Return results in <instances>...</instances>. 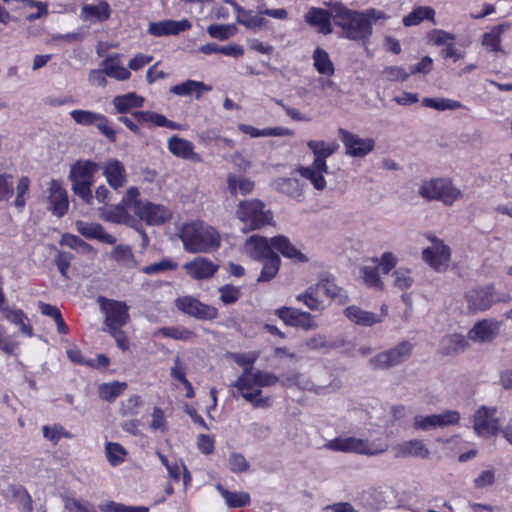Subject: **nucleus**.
Returning a JSON list of instances; mask_svg holds the SVG:
<instances>
[{"label":"nucleus","mask_w":512,"mask_h":512,"mask_svg":"<svg viewBox=\"0 0 512 512\" xmlns=\"http://www.w3.org/2000/svg\"><path fill=\"white\" fill-rule=\"evenodd\" d=\"M132 116L140 124L153 123L158 127H165L167 125V118L162 115L151 111H136L132 113Z\"/></svg>","instance_id":"nucleus-50"},{"label":"nucleus","mask_w":512,"mask_h":512,"mask_svg":"<svg viewBox=\"0 0 512 512\" xmlns=\"http://www.w3.org/2000/svg\"><path fill=\"white\" fill-rule=\"evenodd\" d=\"M155 336L162 335L163 337L173 338L176 340H190L193 338L194 334L192 331L185 328H177V327H162L159 328L155 333Z\"/></svg>","instance_id":"nucleus-52"},{"label":"nucleus","mask_w":512,"mask_h":512,"mask_svg":"<svg viewBox=\"0 0 512 512\" xmlns=\"http://www.w3.org/2000/svg\"><path fill=\"white\" fill-rule=\"evenodd\" d=\"M494 408L480 407L474 416V431L482 437L495 435L498 430V421L494 418Z\"/></svg>","instance_id":"nucleus-15"},{"label":"nucleus","mask_w":512,"mask_h":512,"mask_svg":"<svg viewBox=\"0 0 512 512\" xmlns=\"http://www.w3.org/2000/svg\"><path fill=\"white\" fill-rule=\"evenodd\" d=\"M261 262H263V267L257 282H269L277 275L280 268L281 259L276 254L274 256L268 257L267 259L261 260Z\"/></svg>","instance_id":"nucleus-44"},{"label":"nucleus","mask_w":512,"mask_h":512,"mask_svg":"<svg viewBox=\"0 0 512 512\" xmlns=\"http://www.w3.org/2000/svg\"><path fill=\"white\" fill-rule=\"evenodd\" d=\"M281 383L283 386L295 385L303 390H309V391L315 390V385L307 377H305L303 374L298 373V372L287 375L282 380Z\"/></svg>","instance_id":"nucleus-53"},{"label":"nucleus","mask_w":512,"mask_h":512,"mask_svg":"<svg viewBox=\"0 0 512 512\" xmlns=\"http://www.w3.org/2000/svg\"><path fill=\"white\" fill-rule=\"evenodd\" d=\"M227 185L232 196H236L238 193L241 195H247L254 189L253 181L245 177H237L234 174H228Z\"/></svg>","instance_id":"nucleus-35"},{"label":"nucleus","mask_w":512,"mask_h":512,"mask_svg":"<svg viewBox=\"0 0 512 512\" xmlns=\"http://www.w3.org/2000/svg\"><path fill=\"white\" fill-rule=\"evenodd\" d=\"M271 245L284 257L289 258L295 262L305 263L308 261V258L300 250H298L285 236L280 235L271 238Z\"/></svg>","instance_id":"nucleus-30"},{"label":"nucleus","mask_w":512,"mask_h":512,"mask_svg":"<svg viewBox=\"0 0 512 512\" xmlns=\"http://www.w3.org/2000/svg\"><path fill=\"white\" fill-rule=\"evenodd\" d=\"M362 278L364 283L371 287L378 290H383L384 285L380 279V274L378 273L377 269L373 266H364L361 269Z\"/></svg>","instance_id":"nucleus-54"},{"label":"nucleus","mask_w":512,"mask_h":512,"mask_svg":"<svg viewBox=\"0 0 512 512\" xmlns=\"http://www.w3.org/2000/svg\"><path fill=\"white\" fill-rule=\"evenodd\" d=\"M111 259L121 263L127 267H131L135 265V259L131 248L127 245H118L116 246L111 254Z\"/></svg>","instance_id":"nucleus-49"},{"label":"nucleus","mask_w":512,"mask_h":512,"mask_svg":"<svg viewBox=\"0 0 512 512\" xmlns=\"http://www.w3.org/2000/svg\"><path fill=\"white\" fill-rule=\"evenodd\" d=\"M70 116L79 125H95L110 142L116 141V132L110 126L109 120L105 115L89 110H73L70 112Z\"/></svg>","instance_id":"nucleus-10"},{"label":"nucleus","mask_w":512,"mask_h":512,"mask_svg":"<svg viewBox=\"0 0 512 512\" xmlns=\"http://www.w3.org/2000/svg\"><path fill=\"white\" fill-rule=\"evenodd\" d=\"M393 277L394 286L400 290L409 289L414 282L413 277L411 276V271L407 268L400 267L396 269L393 273Z\"/></svg>","instance_id":"nucleus-57"},{"label":"nucleus","mask_w":512,"mask_h":512,"mask_svg":"<svg viewBox=\"0 0 512 512\" xmlns=\"http://www.w3.org/2000/svg\"><path fill=\"white\" fill-rule=\"evenodd\" d=\"M331 19H333L332 6L329 10L313 7L305 14L306 22L312 26H317L323 34L332 32Z\"/></svg>","instance_id":"nucleus-29"},{"label":"nucleus","mask_w":512,"mask_h":512,"mask_svg":"<svg viewBox=\"0 0 512 512\" xmlns=\"http://www.w3.org/2000/svg\"><path fill=\"white\" fill-rule=\"evenodd\" d=\"M438 190L437 201H441L446 206H451L463 197L462 191L448 179L441 178Z\"/></svg>","instance_id":"nucleus-32"},{"label":"nucleus","mask_w":512,"mask_h":512,"mask_svg":"<svg viewBox=\"0 0 512 512\" xmlns=\"http://www.w3.org/2000/svg\"><path fill=\"white\" fill-rule=\"evenodd\" d=\"M277 189L297 201L303 198V185L298 179L281 178L277 181Z\"/></svg>","instance_id":"nucleus-38"},{"label":"nucleus","mask_w":512,"mask_h":512,"mask_svg":"<svg viewBox=\"0 0 512 512\" xmlns=\"http://www.w3.org/2000/svg\"><path fill=\"white\" fill-rule=\"evenodd\" d=\"M49 209L58 217L66 214L69 206L67 191L58 180H52L49 185Z\"/></svg>","instance_id":"nucleus-20"},{"label":"nucleus","mask_w":512,"mask_h":512,"mask_svg":"<svg viewBox=\"0 0 512 512\" xmlns=\"http://www.w3.org/2000/svg\"><path fill=\"white\" fill-rule=\"evenodd\" d=\"M13 194V176L8 173L0 174V202L10 200Z\"/></svg>","instance_id":"nucleus-63"},{"label":"nucleus","mask_w":512,"mask_h":512,"mask_svg":"<svg viewBox=\"0 0 512 512\" xmlns=\"http://www.w3.org/2000/svg\"><path fill=\"white\" fill-rule=\"evenodd\" d=\"M507 24H500L494 26L489 32L485 33L482 38V45L486 47L489 51L500 52L502 51L500 42L501 35L504 31L508 29Z\"/></svg>","instance_id":"nucleus-39"},{"label":"nucleus","mask_w":512,"mask_h":512,"mask_svg":"<svg viewBox=\"0 0 512 512\" xmlns=\"http://www.w3.org/2000/svg\"><path fill=\"white\" fill-rule=\"evenodd\" d=\"M126 450L118 443L108 442L106 444V456L109 463L113 466L124 461Z\"/></svg>","instance_id":"nucleus-58"},{"label":"nucleus","mask_w":512,"mask_h":512,"mask_svg":"<svg viewBox=\"0 0 512 512\" xmlns=\"http://www.w3.org/2000/svg\"><path fill=\"white\" fill-rule=\"evenodd\" d=\"M327 448L333 451L356 453L366 456H377L385 453L388 445L377 441H369L356 437H339L330 440Z\"/></svg>","instance_id":"nucleus-6"},{"label":"nucleus","mask_w":512,"mask_h":512,"mask_svg":"<svg viewBox=\"0 0 512 512\" xmlns=\"http://www.w3.org/2000/svg\"><path fill=\"white\" fill-rule=\"evenodd\" d=\"M207 32L212 38H216L218 40L224 41L236 34L237 27L234 24H230V25L212 24V25L208 26Z\"/></svg>","instance_id":"nucleus-51"},{"label":"nucleus","mask_w":512,"mask_h":512,"mask_svg":"<svg viewBox=\"0 0 512 512\" xmlns=\"http://www.w3.org/2000/svg\"><path fill=\"white\" fill-rule=\"evenodd\" d=\"M413 350V344L402 341L395 347L378 353L369 360V365L375 370H386L408 360Z\"/></svg>","instance_id":"nucleus-7"},{"label":"nucleus","mask_w":512,"mask_h":512,"mask_svg":"<svg viewBox=\"0 0 512 512\" xmlns=\"http://www.w3.org/2000/svg\"><path fill=\"white\" fill-rule=\"evenodd\" d=\"M313 61L315 69L320 74L326 76H332L334 74V64L332 63L328 53L324 49H315V51L313 52Z\"/></svg>","instance_id":"nucleus-41"},{"label":"nucleus","mask_w":512,"mask_h":512,"mask_svg":"<svg viewBox=\"0 0 512 512\" xmlns=\"http://www.w3.org/2000/svg\"><path fill=\"white\" fill-rule=\"evenodd\" d=\"M84 19L96 18L97 20H106L110 16L109 5L106 2H101L98 5H85L81 11Z\"/></svg>","instance_id":"nucleus-46"},{"label":"nucleus","mask_w":512,"mask_h":512,"mask_svg":"<svg viewBox=\"0 0 512 512\" xmlns=\"http://www.w3.org/2000/svg\"><path fill=\"white\" fill-rule=\"evenodd\" d=\"M338 136L345 147V154L350 157L363 158L375 147V141L372 138H361L343 128L338 130Z\"/></svg>","instance_id":"nucleus-11"},{"label":"nucleus","mask_w":512,"mask_h":512,"mask_svg":"<svg viewBox=\"0 0 512 512\" xmlns=\"http://www.w3.org/2000/svg\"><path fill=\"white\" fill-rule=\"evenodd\" d=\"M78 233L88 239H96L100 242L113 245L116 243V238L107 233L103 226L98 223H89L85 221H76L75 223Z\"/></svg>","instance_id":"nucleus-25"},{"label":"nucleus","mask_w":512,"mask_h":512,"mask_svg":"<svg viewBox=\"0 0 512 512\" xmlns=\"http://www.w3.org/2000/svg\"><path fill=\"white\" fill-rule=\"evenodd\" d=\"M139 194L136 187L127 189L121 203L115 207L114 215L109 219L114 222H122L127 216L126 208L132 209L136 216L151 226H159L171 219L172 213L166 206L139 200Z\"/></svg>","instance_id":"nucleus-1"},{"label":"nucleus","mask_w":512,"mask_h":512,"mask_svg":"<svg viewBox=\"0 0 512 512\" xmlns=\"http://www.w3.org/2000/svg\"><path fill=\"white\" fill-rule=\"evenodd\" d=\"M381 310L382 314L377 315L375 313L362 310L357 306H349L345 309L344 312L346 317L355 324L362 326H372L376 323H380L383 319V316L386 314V308H384V306L381 308Z\"/></svg>","instance_id":"nucleus-27"},{"label":"nucleus","mask_w":512,"mask_h":512,"mask_svg":"<svg viewBox=\"0 0 512 512\" xmlns=\"http://www.w3.org/2000/svg\"><path fill=\"white\" fill-rule=\"evenodd\" d=\"M192 27L188 19L182 20H162L159 22H151L148 27V33L155 37L178 35L187 31Z\"/></svg>","instance_id":"nucleus-18"},{"label":"nucleus","mask_w":512,"mask_h":512,"mask_svg":"<svg viewBox=\"0 0 512 512\" xmlns=\"http://www.w3.org/2000/svg\"><path fill=\"white\" fill-rule=\"evenodd\" d=\"M99 169L100 165L91 160H77L71 165L69 179L72 183V191L86 204H91L93 201L91 187Z\"/></svg>","instance_id":"nucleus-5"},{"label":"nucleus","mask_w":512,"mask_h":512,"mask_svg":"<svg viewBox=\"0 0 512 512\" xmlns=\"http://www.w3.org/2000/svg\"><path fill=\"white\" fill-rule=\"evenodd\" d=\"M307 146L315 155L314 166L323 170H327L326 158L333 155L339 147L337 143L327 144L324 141L315 140H310Z\"/></svg>","instance_id":"nucleus-28"},{"label":"nucleus","mask_w":512,"mask_h":512,"mask_svg":"<svg viewBox=\"0 0 512 512\" xmlns=\"http://www.w3.org/2000/svg\"><path fill=\"white\" fill-rule=\"evenodd\" d=\"M374 267L380 274H388L397 264V258L391 252H385L381 258L374 260Z\"/></svg>","instance_id":"nucleus-60"},{"label":"nucleus","mask_w":512,"mask_h":512,"mask_svg":"<svg viewBox=\"0 0 512 512\" xmlns=\"http://www.w3.org/2000/svg\"><path fill=\"white\" fill-rule=\"evenodd\" d=\"M211 89V86H208L201 81L187 80L172 86L170 91L171 93L178 96H188L195 94L196 98L199 99L204 92H208Z\"/></svg>","instance_id":"nucleus-31"},{"label":"nucleus","mask_w":512,"mask_h":512,"mask_svg":"<svg viewBox=\"0 0 512 512\" xmlns=\"http://www.w3.org/2000/svg\"><path fill=\"white\" fill-rule=\"evenodd\" d=\"M500 322L492 319L478 321L468 332L467 338L473 342H490L499 333Z\"/></svg>","instance_id":"nucleus-19"},{"label":"nucleus","mask_w":512,"mask_h":512,"mask_svg":"<svg viewBox=\"0 0 512 512\" xmlns=\"http://www.w3.org/2000/svg\"><path fill=\"white\" fill-rule=\"evenodd\" d=\"M432 245L423 249L422 259L435 271H445L451 260V250L442 240L431 238Z\"/></svg>","instance_id":"nucleus-9"},{"label":"nucleus","mask_w":512,"mask_h":512,"mask_svg":"<svg viewBox=\"0 0 512 512\" xmlns=\"http://www.w3.org/2000/svg\"><path fill=\"white\" fill-rule=\"evenodd\" d=\"M99 302L105 313V324L109 330L121 328L128 323L130 316L125 302L108 300L104 297H99Z\"/></svg>","instance_id":"nucleus-12"},{"label":"nucleus","mask_w":512,"mask_h":512,"mask_svg":"<svg viewBox=\"0 0 512 512\" xmlns=\"http://www.w3.org/2000/svg\"><path fill=\"white\" fill-rule=\"evenodd\" d=\"M395 458H420L428 459L430 457V450L425 443L420 439H411L398 443L394 446Z\"/></svg>","instance_id":"nucleus-23"},{"label":"nucleus","mask_w":512,"mask_h":512,"mask_svg":"<svg viewBox=\"0 0 512 512\" xmlns=\"http://www.w3.org/2000/svg\"><path fill=\"white\" fill-rule=\"evenodd\" d=\"M494 296V288L492 286H485L468 291L465 299L468 303L469 311L477 312L489 309L494 302Z\"/></svg>","instance_id":"nucleus-17"},{"label":"nucleus","mask_w":512,"mask_h":512,"mask_svg":"<svg viewBox=\"0 0 512 512\" xmlns=\"http://www.w3.org/2000/svg\"><path fill=\"white\" fill-rule=\"evenodd\" d=\"M316 290L318 292H322L323 294L327 295L328 297L335 299V298H344L343 291L341 288H339L333 280H330L328 278L321 279L317 285Z\"/></svg>","instance_id":"nucleus-55"},{"label":"nucleus","mask_w":512,"mask_h":512,"mask_svg":"<svg viewBox=\"0 0 512 512\" xmlns=\"http://www.w3.org/2000/svg\"><path fill=\"white\" fill-rule=\"evenodd\" d=\"M218 291L220 293V300L225 305L236 303L241 296L240 288L229 284L219 287Z\"/></svg>","instance_id":"nucleus-59"},{"label":"nucleus","mask_w":512,"mask_h":512,"mask_svg":"<svg viewBox=\"0 0 512 512\" xmlns=\"http://www.w3.org/2000/svg\"><path fill=\"white\" fill-rule=\"evenodd\" d=\"M422 105L438 111L456 110L462 107V104L459 101L447 98H424L422 100Z\"/></svg>","instance_id":"nucleus-47"},{"label":"nucleus","mask_w":512,"mask_h":512,"mask_svg":"<svg viewBox=\"0 0 512 512\" xmlns=\"http://www.w3.org/2000/svg\"><path fill=\"white\" fill-rule=\"evenodd\" d=\"M102 173L108 183V185L114 190H118L127 183V172L124 164L116 159H107L102 166Z\"/></svg>","instance_id":"nucleus-16"},{"label":"nucleus","mask_w":512,"mask_h":512,"mask_svg":"<svg viewBox=\"0 0 512 512\" xmlns=\"http://www.w3.org/2000/svg\"><path fill=\"white\" fill-rule=\"evenodd\" d=\"M3 316L10 322L19 326L20 331L31 337L33 335V328L30 324L26 323L27 316L21 309H11L9 307L2 308Z\"/></svg>","instance_id":"nucleus-34"},{"label":"nucleus","mask_w":512,"mask_h":512,"mask_svg":"<svg viewBox=\"0 0 512 512\" xmlns=\"http://www.w3.org/2000/svg\"><path fill=\"white\" fill-rule=\"evenodd\" d=\"M236 217L243 223L242 231L245 233L274 225L272 211L265 209V204L258 199L240 201L236 209Z\"/></svg>","instance_id":"nucleus-4"},{"label":"nucleus","mask_w":512,"mask_h":512,"mask_svg":"<svg viewBox=\"0 0 512 512\" xmlns=\"http://www.w3.org/2000/svg\"><path fill=\"white\" fill-rule=\"evenodd\" d=\"M275 314L288 326L311 331L318 328L315 317L309 312H305L292 307H280L276 309Z\"/></svg>","instance_id":"nucleus-13"},{"label":"nucleus","mask_w":512,"mask_h":512,"mask_svg":"<svg viewBox=\"0 0 512 512\" xmlns=\"http://www.w3.org/2000/svg\"><path fill=\"white\" fill-rule=\"evenodd\" d=\"M468 340L463 335L455 333L445 336L442 339V346L447 354L460 353L469 346Z\"/></svg>","instance_id":"nucleus-43"},{"label":"nucleus","mask_w":512,"mask_h":512,"mask_svg":"<svg viewBox=\"0 0 512 512\" xmlns=\"http://www.w3.org/2000/svg\"><path fill=\"white\" fill-rule=\"evenodd\" d=\"M332 17L335 24L342 28L343 35L350 40L365 41L372 34V24L368 23L362 12L336 3L332 5Z\"/></svg>","instance_id":"nucleus-3"},{"label":"nucleus","mask_w":512,"mask_h":512,"mask_svg":"<svg viewBox=\"0 0 512 512\" xmlns=\"http://www.w3.org/2000/svg\"><path fill=\"white\" fill-rule=\"evenodd\" d=\"M244 248L247 255L257 261L276 255L272 250L271 240L268 241L267 238L258 235L249 237L245 241Z\"/></svg>","instance_id":"nucleus-22"},{"label":"nucleus","mask_w":512,"mask_h":512,"mask_svg":"<svg viewBox=\"0 0 512 512\" xmlns=\"http://www.w3.org/2000/svg\"><path fill=\"white\" fill-rule=\"evenodd\" d=\"M199 50L206 55H210L213 53H220L224 54L226 56L231 57H240L244 54V49L237 44H230L227 46H218L215 43H208L205 45H202Z\"/></svg>","instance_id":"nucleus-40"},{"label":"nucleus","mask_w":512,"mask_h":512,"mask_svg":"<svg viewBox=\"0 0 512 512\" xmlns=\"http://www.w3.org/2000/svg\"><path fill=\"white\" fill-rule=\"evenodd\" d=\"M227 4L233 6L237 17L236 20L239 24L245 26L250 30L264 29L268 21L262 17L263 14H258V10H246L242 8L235 0H225Z\"/></svg>","instance_id":"nucleus-21"},{"label":"nucleus","mask_w":512,"mask_h":512,"mask_svg":"<svg viewBox=\"0 0 512 512\" xmlns=\"http://www.w3.org/2000/svg\"><path fill=\"white\" fill-rule=\"evenodd\" d=\"M102 67L104 68V73L107 76L120 81L127 80L131 76V73L128 69L121 65L112 63L110 57L102 62Z\"/></svg>","instance_id":"nucleus-48"},{"label":"nucleus","mask_w":512,"mask_h":512,"mask_svg":"<svg viewBox=\"0 0 512 512\" xmlns=\"http://www.w3.org/2000/svg\"><path fill=\"white\" fill-rule=\"evenodd\" d=\"M317 293L318 291L315 287H310L305 293L299 294L297 300L303 302L311 310H320L322 303L318 300Z\"/></svg>","instance_id":"nucleus-62"},{"label":"nucleus","mask_w":512,"mask_h":512,"mask_svg":"<svg viewBox=\"0 0 512 512\" xmlns=\"http://www.w3.org/2000/svg\"><path fill=\"white\" fill-rule=\"evenodd\" d=\"M179 236L185 251L193 254L211 253L221 245L219 232L203 221L186 223Z\"/></svg>","instance_id":"nucleus-2"},{"label":"nucleus","mask_w":512,"mask_h":512,"mask_svg":"<svg viewBox=\"0 0 512 512\" xmlns=\"http://www.w3.org/2000/svg\"><path fill=\"white\" fill-rule=\"evenodd\" d=\"M252 380L257 387H269L275 385L279 378L273 373L257 370L253 372Z\"/></svg>","instance_id":"nucleus-64"},{"label":"nucleus","mask_w":512,"mask_h":512,"mask_svg":"<svg viewBox=\"0 0 512 512\" xmlns=\"http://www.w3.org/2000/svg\"><path fill=\"white\" fill-rule=\"evenodd\" d=\"M126 388L127 383L125 382L115 381L112 383H105L99 387V395L101 399L112 402L120 396Z\"/></svg>","instance_id":"nucleus-45"},{"label":"nucleus","mask_w":512,"mask_h":512,"mask_svg":"<svg viewBox=\"0 0 512 512\" xmlns=\"http://www.w3.org/2000/svg\"><path fill=\"white\" fill-rule=\"evenodd\" d=\"M435 10L428 6H419L413 9L407 16L403 18V24L406 27L419 25L423 20H430L433 23Z\"/></svg>","instance_id":"nucleus-36"},{"label":"nucleus","mask_w":512,"mask_h":512,"mask_svg":"<svg viewBox=\"0 0 512 512\" xmlns=\"http://www.w3.org/2000/svg\"><path fill=\"white\" fill-rule=\"evenodd\" d=\"M168 149L176 157L199 162L200 156L194 152V144L178 136H172L168 140Z\"/></svg>","instance_id":"nucleus-26"},{"label":"nucleus","mask_w":512,"mask_h":512,"mask_svg":"<svg viewBox=\"0 0 512 512\" xmlns=\"http://www.w3.org/2000/svg\"><path fill=\"white\" fill-rule=\"evenodd\" d=\"M43 436L49 441L57 444L62 437L70 438L71 434L67 432L63 426L54 424L52 426H43Z\"/></svg>","instance_id":"nucleus-61"},{"label":"nucleus","mask_w":512,"mask_h":512,"mask_svg":"<svg viewBox=\"0 0 512 512\" xmlns=\"http://www.w3.org/2000/svg\"><path fill=\"white\" fill-rule=\"evenodd\" d=\"M188 276L194 280H208L214 277L219 270V265L210 259L198 256L183 265Z\"/></svg>","instance_id":"nucleus-14"},{"label":"nucleus","mask_w":512,"mask_h":512,"mask_svg":"<svg viewBox=\"0 0 512 512\" xmlns=\"http://www.w3.org/2000/svg\"><path fill=\"white\" fill-rule=\"evenodd\" d=\"M297 172L304 178L308 179L315 189L323 190L326 187V181L324 178V174L328 172L327 170L319 169L314 166V162L311 166L308 167H299Z\"/></svg>","instance_id":"nucleus-37"},{"label":"nucleus","mask_w":512,"mask_h":512,"mask_svg":"<svg viewBox=\"0 0 512 512\" xmlns=\"http://www.w3.org/2000/svg\"><path fill=\"white\" fill-rule=\"evenodd\" d=\"M2 496L18 505L19 512H33V502L26 489L20 485H9L2 490Z\"/></svg>","instance_id":"nucleus-24"},{"label":"nucleus","mask_w":512,"mask_h":512,"mask_svg":"<svg viewBox=\"0 0 512 512\" xmlns=\"http://www.w3.org/2000/svg\"><path fill=\"white\" fill-rule=\"evenodd\" d=\"M174 303L179 311L199 320H214L218 317L217 308L204 304L193 296H180Z\"/></svg>","instance_id":"nucleus-8"},{"label":"nucleus","mask_w":512,"mask_h":512,"mask_svg":"<svg viewBox=\"0 0 512 512\" xmlns=\"http://www.w3.org/2000/svg\"><path fill=\"white\" fill-rule=\"evenodd\" d=\"M440 181L441 178L423 181L418 190L419 195L428 201H437Z\"/></svg>","instance_id":"nucleus-56"},{"label":"nucleus","mask_w":512,"mask_h":512,"mask_svg":"<svg viewBox=\"0 0 512 512\" xmlns=\"http://www.w3.org/2000/svg\"><path fill=\"white\" fill-rule=\"evenodd\" d=\"M144 98L134 92L118 95L113 98V105L118 113H127L133 108H141Z\"/></svg>","instance_id":"nucleus-33"},{"label":"nucleus","mask_w":512,"mask_h":512,"mask_svg":"<svg viewBox=\"0 0 512 512\" xmlns=\"http://www.w3.org/2000/svg\"><path fill=\"white\" fill-rule=\"evenodd\" d=\"M217 490L230 508L244 507L251 502L250 495L246 492H230L221 485H217Z\"/></svg>","instance_id":"nucleus-42"}]
</instances>
